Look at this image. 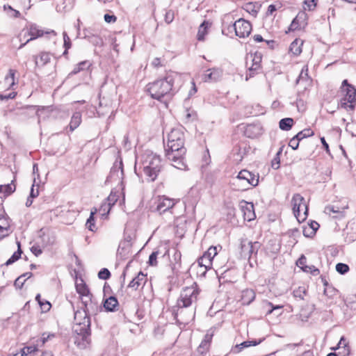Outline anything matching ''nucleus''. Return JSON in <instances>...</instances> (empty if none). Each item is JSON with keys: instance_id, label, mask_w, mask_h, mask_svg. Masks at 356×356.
<instances>
[{"instance_id": "1", "label": "nucleus", "mask_w": 356, "mask_h": 356, "mask_svg": "<svg viewBox=\"0 0 356 356\" xmlns=\"http://www.w3.org/2000/svg\"><path fill=\"white\" fill-rule=\"evenodd\" d=\"M165 156L172 165L179 170H186L184 161L186 149L184 147V135L180 128L172 129L166 137Z\"/></svg>"}, {"instance_id": "2", "label": "nucleus", "mask_w": 356, "mask_h": 356, "mask_svg": "<svg viewBox=\"0 0 356 356\" xmlns=\"http://www.w3.org/2000/svg\"><path fill=\"white\" fill-rule=\"evenodd\" d=\"M180 75L175 72H169L157 80L147 85V91L151 97L161 101L164 97L172 96L177 90L176 83L180 80Z\"/></svg>"}, {"instance_id": "3", "label": "nucleus", "mask_w": 356, "mask_h": 356, "mask_svg": "<svg viewBox=\"0 0 356 356\" xmlns=\"http://www.w3.org/2000/svg\"><path fill=\"white\" fill-rule=\"evenodd\" d=\"M141 165L147 179L151 181H154L161 168L160 156L147 151L142 156Z\"/></svg>"}, {"instance_id": "4", "label": "nucleus", "mask_w": 356, "mask_h": 356, "mask_svg": "<svg viewBox=\"0 0 356 356\" xmlns=\"http://www.w3.org/2000/svg\"><path fill=\"white\" fill-rule=\"evenodd\" d=\"M177 202V200L175 199L170 198L165 195H159L152 199L150 210L161 215L170 211Z\"/></svg>"}, {"instance_id": "5", "label": "nucleus", "mask_w": 356, "mask_h": 356, "mask_svg": "<svg viewBox=\"0 0 356 356\" xmlns=\"http://www.w3.org/2000/svg\"><path fill=\"white\" fill-rule=\"evenodd\" d=\"M261 60L262 54L261 52L255 51L254 53H250L247 55L245 61L246 67L248 68L246 80L259 73L261 68Z\"/></svg>"}, {"instance_id": "6", "label": "nucleus", "mask_w": 356, "mask_h": 356, "mask_svg": "<svg viewBox=\"0 0 356 356\" xmlns=\"http://www.w3.org/2000/svg\"><path fill=\"white\" fill-rule=\"evenodd\" d=\"M291 204L293 212L298 222L304 221L308 214V208L305 198L300 194L296 193L292 197Z\"/></svg>"}, {"instance_id": "7", "label": "nucleus", "mask_w": 356, "mask_h": 356, "mask_svg": "<svg viewBox=\"0 0 356 356\" xmlns=\"http://www.w3.org/2000/svg\"><path fill=\"white\" fill-rule=\"evenodd\" d=\"M90 327L74 326V342L79 349L86 348L90 342Z\"/></svg>"}, {"instance_id": "8", "label": "nucleus", "mask_w": 356, "mask_h": 356, "mask_svg": "<svg viewBox=\"0 0 356 356\" xmlns=\"http://www.w3.org/2000/svg\"><path fill=\"white\" fill-rule=\"evenodd\" d=\"M198 291L193 286L183 289L177 300V306L179 308L188 307L195 302L197 298Z\"/></svg>"}, {"instance_id": "9", "label": "nucleus", "mask_w": 356, "mask_h": 356, "mask_svg": "<svg viewBox=\"0 0 356 356\" xmlns=\"http://www.w3.org/2000/svg\"><path fill=\"white\" fill-rule=\"evenodd\" d=\"M22 33H24V38L26 36H30V38L29 39H27L24 43L20 45L19 48L23 47L29 41L35 40L39 37H41L44 34H51L54 36L56 35V33L54 30H51L50 31L44 32L43 30L39 29V26L35 24H31L27 26L26 28H24L22 30V31L20 34V36L22 35Z\"/></svg>"}, {"instance_id": "10", "label": "nucleus", "mask_w": 356, "mask_h": 356, "mask_svg": "<svg viewBox=\"0 0 356 356\" xmlns=\"http://www.w3.org/2000/svg\"><path fill=\"white\" fill-rule=\"evenodd\" d=\"M124 177L122 161H115L110 170V173L106 179V184L119 182L122 184Z\"/></svg>"}, {"instance_id": "11", "label": "nucleus", "mask_w": 356, "mask_h": 356, "mask_svg": "<svg viewBox=\"0 0 356 356\" xmlns=\"http://www.w3.org/2000/svg\"><path fill=\"white\" fill-rule=\"evenodd\" d=\"M235 181L244 182V187L256 186L259 183V177L248 170H242L238 172Z\"/></svg>"}, {"instance_id": "12", "label": "nucleus", "mask_w": 356, "mask_h": 356, "mask_svg": "<svg viewBox=\"0 0 356 356\" xmlns=\"http://www.w3.org/2000/svg\"><path fill=\"white\" fill-rule=\"evenodd\" d=\"M235 28L234 33L239 38H244L249 36L252 31L251 24L243 18H240L234 22Z\"/></svg>"}, {"instance_id": "13", "label": "nucleus", "mask_w": 356, "mask_h": 356, "mask_svg": "<svg viewBox=\"0 0 356 356\" xmlns=\"http://www.w3.org/2000/svg\"><path fill=\"white\" fill-rule=\"evenodd\" d=\"M341 88L345 92V99L350 103L348 108L350 110L355 108L354 104L356 102V88L352 84H350L347 79L342 81Z\"/></svg>"}, {"instance_id": "14", "label": "nucleus", "mask_w": 356, "mask_h": 356, "mask_svg": "<svg viewBox=\"0 0 356 356\" xmlns=\"http://www.w3.org/2000/svg\"><path fill=\"white\" fill-rule=\"evenodd\" d=\"M74 318L75 322L74 326L86 328L90 327V315L83 309V308L74 312Z\"/></svg>"}, {"instance_id": "15", "label": "nucleus", "mask_w": 356, "mask_h": 356, "mask_svg": "<svg viewBox=\"0 0 356 356\" xmlns=\"http://www.w3.org/2000/svg\"><path fill=\"white\" fill-rule=\"evenodd\" d=\"M234 15L231 13L225 14L222 18V33L223 35H229L234 31Z\"/></svg>"}, {"instance_id": "16", "label": "nucleus", "mask_w": 356, "mask_h": 356, "mask_svg": "<svg viewBox=\"0 0 356 356\" xmlns=\"http://www.w3.org/2000/svg\"><path fill=\"white\" fill-rule=\"evenodd\" d=\"M307 16L305 12H299L296 17L292 20L289 27V31H294L304 29L307 24Z\"/></svg>"}, {"instance_id": "17", "label": "nucleus", "mask_w": 356, "mask_h": 356, "mask_svg": "<svg viewBox=\"0 0 356 356\" xmlns=\"http://www.w3.org/2000/svg\"><path fill=\"white\" fill-rule=\"evenodd\" d=\"M222 74V72L219 68L208 69L202 75V80L204 82H215L220 79Z\"/></svg>"}, {"instance_id": "18", "label": "nucleus", "mask_w": 356, "mask_h": 356, "mask_svg": "<svg viewBox=\"0 0 356 356\" xmlns=\"http://www.w3.org/2000/svg\"><path fill=\"white\" fill-rule=\"evenodd\" d=\"M347 208L348 206L340 209L335 205H328L325 207L324 212L333 218L341 219L345 216V209Z\"/></svg>"}, {"instance_id": "19", "label": "nucleus", "mask_w": 356, "mask_h": 356, "mask_svg": "<svg viewBox=\"0 0 356 356\" xmlns=\"http://www.w3.org/2000/svg\"><path fill=\"white\" fill-rule=\"evenodd\" d=\"M146 282L147 275L140 271L129 282L128 287L136 291L139 289V287L143 288Z\"/></svg>"}, {"instance_id": "20", "label": "nucleus", "mask_w": 356, "mask_h": 356, "mask_svg": "<svg viewBox=\"0 0 356 356\" xmlns=\"http://www.w3.org/2000/svg\"><path fill=\"white\" fill-rule=\"evenodd\" d=\"M264 340V338H261L259 339H253V340L243 341V342H242L239 344H236L235 346H234L232 348V352L233 353H238L243 349H244L245 348H248L250 346H255L260 344Z\"/></svg>"}, {"instance_id": "21", "label": "nucleus", "mask_w": 356, "mask_h": 356, "mask_svg": "<svg viewBox=\"0 0 356 356\" xmlns=\"http://www.w3.org/2000/svg\"><path fill=\"white\" fill-rule=\"evenodd\" d=\"M261 127L259 124L247 125L245 134L247 137L254 138L261 134Z\"/></svg>"}, {"instance_id": "22", "label": "nucleus", "mask_w": 356, "mask_h": 356, "mask_svg": "<svg viewBox=\"0 0 356 356\" xmlns=\"http://www.w3.org/2000/svg\"><path fill=\"white\" fill-rule=\"evenodd\" d=\"M255 296V292L252 289H246L242 291L241 298L242 305H250L254 300Z\"/></svg>"}, {"instance_id": "23", "label": "nucleus", "mask_w": 356, "mask_h": 356, "mask_svg": "<svg viewBox=\"0 0 356 356\" xmlns=\"http://www.w3.org/2000/svg\"><path fill=\"white\" fill-rule=\"evenodd\" d=\"M131 245L130 240L121 241L118 249V254L123 257H127L131 252Z\"/></svg>"}, {"instance_id": "24", "label": "nucleus", "mask_w": 356, "mask_h": 356, "mask_svg": "<svg viewBox=\"0 0 356 356\" xmlns=\"http://www.w3.org/2000/svg\"><path fill=\"white\" fill-rule=\"evenodd\" d=\"M118 305L119 303L117 298L115 296H110L104 301V307L106 311L114 312L117 309Z\"/></svg>"}, {"instance_id": "25", "label": "nucleus", "mask_w": 356, "mask_h": 356, "mask_svg": "<svg viewBox=\"0 0 356 356\" xmlns=\"http://www.w3.org/2000/svg\"><path fill=\"white\" fill-rule=\"evenodd\" d=\"M51 60V56L47 52H42L35 58V65L38 67H43L47 64Z\"/></svg>"}, {"instance_id": "26", "label": "nucleus", "mask_w": 356, "mask_h": 356, "mask_svg": "<svg viewBox=\"0 0 356 356\" xmlns=\"http://www.w3.org/2000/svg\"><path fill=\"white\" fill-rule=\"evenodd\" d=\"M242 210L243 211L245 219L250 221L254 218L255 213L254 212V205L252 203L245 202V205L242 206Z\"/></svg>"}, {"instance_id": "27", "label": "nucleus", "mask_w": 356, "mask_h": 356, "mask_svg": "<svg viewBox=\"0 0 356 356\" xmlns=\"http://www.w3.org/2000/svg\"><path fill=\"white\" fill-rule=\"evenodd\" d=\"M118 200V195L116 193L111 191L109 196L107 198V202H105L101 206V209H103L104 211H105L106 209H108V212L109 211L111 206L114 205L115 203Z\"/></svg>"}, {"instance_id": "28", "label": "nucleus", "mask_w": 356, "mask_h": 356, "mask_svg": "<svg viewBox=\"0 0 356 356\" xmlns=\"http://www.w3.org/2000/svg\"><path fill=\"white\" fill-rule=\"evenodd\" d=\"M303 44V41L300 39H296L293 41L289 47V51L295 56H298L302 52V46Z\"/></svg>"}, {"instance_id": "29", "label": "nucleus", "mask_w": 356, "mask_h": 356, "mask_svg": "<svg viewBox=\"0 0 356 356\" xmlns=\"http://www.w3.org/2000/svg\"><path fill=\"white\" fill-rule=\"evenodd\" d=\"M197 263L201 268H204V271L201 273L202 275L204 276L208 269H210L212 265V261L207 259L206 256L202 255L198 259Z\"/></svg>"}, {"instance_id": "30", "label": "nucleus", "mask_w": 356, "mask_h": 356, "mask_svg": "<svg viewBox=\"0 0 356 356\" xmlns=\"http://www.w3.org/2000/svg\"><path fill=\"white\" fill-rule=\"evenodd\" d=\"M73 6V1H58L56 6V9L58 13H66L70 11Z\"/></svg>"}, {"instance_id": "31", "label": "nucleus", "mask_w": 356, "mask_h": 356, "mask_svg": "<svg viewBox=\"0 0 356 356\" xmlns=\"http://www.w3.org/2000/svg\"><path fill=\"white\" fill-rule=\"evenodd\" d=\"M81 122V114L80 112H75L71 118V121L70 123V129L71 131H73L75 129H76Z\"/></svg>"}, {"instance_id": "32", "label": "nucleus", "mask_w": 356, "mask_h": 356, "mask_svg": "<svg viewBox=\"0 0 356 356\" xmlns=\"http://www.w3.org/2000/svg\"><path fill=\"white\" fill-rule=\"evenodd\" d=\"M75 286L76 292L79 294L80 296L88 294L90 293V290L88 286L82 279H80L79 282L76 280Z\"/></svg>"}, {"instance_id": "33", "label": "nucleus", "mask_w": 356, "mask_h": 356, "mask_svg": "<svg viewBox=\"0 0 356 356\" xmlns=\"http://www.w3.org/2000/svg\"><path fill=\"white\" fill-rule=\"evenodd\" d=\"M209 22L204 21L199 26L197 39L199 41H203L205 38V35L207 34V29L209 27Z\"/></svg>"}, {"instance_id": "34", "label": "nucleus", "mask_w": 356, "mask_h": 356, "mask_svg": "<svg viewBox=\"0 0 356 356\" xmlns=\"http://www.w3.org/2000/svg\"><path fill=\"white\" fill-rule=\"evenodd\" d=\"M17 250L16 252H15L13 254V255L6 261V262L5 263L6 266H9V265L13 264L14 262L17 261L21 257L22 254V250L21 249L20 242L17 241Z\"/></svg>"}, {"instance_id": "35", "label": "nucleus", "mask_w": 356, "mask_h": 356, "mask_svg": "<svg viewBox=\"0 0 356 356\" xmlns=\"http://www.w3.org/2000/svg\"><path fill=\"white\" fill-rule=\"evenodd\" d=\"M241 254L244 258H250V241L247 238L241 240Z\"/></svg>"}, {"instance_id": "36", "label": "nucleus", "mask_w": 356, "mask_h": 356, "mask_svg": "<svg viewBox=\"0 0 356 356\" xmlns=\"http://www.w3.org/2000/svg\"><path fill=\"white\" fill-rule=\"evenodd\" d=\"M13 182L14 180L11 181V184L1 185L0 194H3L5 197L12 194L15 191V186L13 185Z\"/></svg>"}, {"instance_id": "37", "label": "nucleus", "mask_w": 356, "mask_h": 356, "mask_svg": "<svg viewBox=\"0 0 356 356\" xmlns=\"http://www.w3.org/2000/svg\"><path fill=\"white\" fill-rule=\"evenodd\" d=\"M83 309L90 314H95L98 311V302L94 298L89 301V302L86 303V306L83 308Z\"/></svg>"}, {"instance_id": "38", "label": "nucleus", "mask_w": 356, "mask_h": 356, "mask_svg": "<svg viewBox=\"0 0 356 356\" xmlns=\"http://www.w3.org/2000/svg\"><path fill=\"white\" fill-rule=\"evenodd\" d=\"M293 124V120L291 118L282 119L279 122L280 129L283 131H289Z\"/></svg>"}, {"instance_id": "39", "label": "nucleus", "mask_w": 356, "mask_h": 356, "mask_svg": "<svg viewBox=\"0 0 356 356\" xmlns=\"http://www.w3.org/2000/svg\"><path fill=\"white\" fill-rule=\"evenodd\" d=\"M91 65L90 63L88 60L81 61L78 63L72 71L71 74H76L82 70L88 69Z\"/></svg>"}, {"instance_id": "40", "label": "nucleus", "mask_w": 356, "mask_h": 356, "mask_svg": "<svg viewBox=\"0 0 356 356\" xmlns=\"http://www.w3.org/2000/svg\"><path fill=\"white\" fill-rule=\"evenodd\" d=\"M256 4H257V1H255V3L253 1H248L243 6V8L252 15H256L259 8Z\"/></svg>"}, {"instance_id": "41", "label": "nucleus", "mask_w": 356, "mask_h": 356, "mask_svg": "<svg viewBox=\"0 0 356 356\" xmlns=\"http://www.w3.org/2000/svg\"><path fill=\"white\" fill-rule=\"evenodd\" d=\"M3 10L10 17H18L20 16L19 11L9 5H4Z\"/></svg>"}, {"instance_id": "42", "label": "nucleus", "mask_w": 356, "mask_h": 356, "mask_svg": "<svg viewBox=\"0 0 356 356\" xmlns=\"http://www.w3.org/2000/svg\"><path fill=\"white\" fill-rule=\"evenodd\" d=\"M96 211H97L96 209H95V211H91L90 217L87 220V222L86 224L87 228L90 231H92V232H95L96 229V226L95 224V218H94V215L95 214Z\"/></svg>"}, {"instance_id": "43", "label": "nucleus", "mask_w": 356, "mask_h": 356, "mask_svg": "<svg viewBox=\"0 0 356 356\" xmlns=\"http://www.w3.org/2000/svg\"><path fill=\"white\" fill-rule=\"evenodd\" d=\"M314 134V133L311 129H305L298 132L295 136L300 141L302 139L312 136Z\"/></svg>"}, {"instance_id": "44", "label": "nucleus", "mask_w": 356, "mask_h": 356, "mask_svg": "<svg viewBox=\"0 0 356 356\" xmlns=\"http://www.w3.org/2000/svg\"><path fill=\"white\" fill-rule=\"evenodd\" d=\"M261 245V243L258 241L252 242L250 241V258L253 254L256 255L257 254Z\"/></svg>"}, {"instance_id": "45", "label": "nucleus", "mask_w": 356, "mask_h": 356, "mask_svg": "<svg viewBox=\"0 0 356 356\" xmlns=\"http://www.w3.org/2000/svg\"><path fill=\"white\" fill-rule=\"evenodd\" d=\"M307 291L304 286H300L295 289L293 292V296L296 298H300V300H304V297Z\"/></svg>"}, {"instance_id": "46", "label": "nucleus", "mask_w": 356, "mask_h": 356, "mask_svg": "<svg viewBox=\"0 0 356 356\" xmlns=\"http://www.w3.org/2000/svg\"><path fill=\"white\" fill-rule=\"evenodd\" d=\"M265 305L266 307H268V311L266 313L267 315L272 314L274 310L282 309L283 308V305H274L272 302L268 301H266Z\"/></svg>"}, {"instance_id": "47", "label": "nucleus", "mask_w": 356, "mask_h": 356, "mask_svg": "<svg viewBox=\"0 0 356 356\" xmlns=\"http://www.w3.org/2000/svg\"><path fill=\"white\" fill-rule=\"evenodd\" d=\"M349 266L343 263H338L336 265V270L341 275H344L349 270Z\"/></svg>"}, {"instance_id": "48", "label": "nucleus", "mask_w": 356, "mask_h": 356, "mask_svg": "<svg viewBox=\"0 0 356 356\" xmlns=\"http://www.w3.org/2000/svg\"><path fill=\"white\" fill-rule=\"evenodd\" d=\"M217 254V250L216 247H210L206 252L204 253V256H206L207 259H209L212 261L213 259Z\"/></svg>"}, {"instance_id": "49", "label": "nucleus", "mask_w": 356, "mask_h": 356, "mask_svg": "<svg viewBox=\"0 0 356 356\" xmlns=\"http://www.w3.org/2000/svg\"><path fill=\"white\" fill-rule=\"evenodd\" d=\"M251 109L252 111H249V113L253 115H259L265 113V109L259 104H256L254 106H252Z\"/></svg>"}, {"instance_id": "50", "label": "nucleus", "mask_w": 356, "mask_h": 356, "mask_svg": "<svg viewBox=\"0 0 356 356\" xmlns=\"http://www.w3.org/2000/svg\"><path fill=\"white\" fill-rule=\"evenodd\" d=\"M88 40L92 44L95 46H102L103 44L102 39L96 35H92L91 36H88Z\"/></svg>"}, {"instance_id": "51", "label": "nucleus", "mask_w": 356, "mask_h": 356, "mask_svg": "<svg viewBox=\"0 0 356 356\" xmlns=\"http://www.w3.org/2000/svg\"><path fill=\"white\" fill-rule=\"evenodd\" d=\"M111 277L110 271L106 268H102L98 273V277L101 280H108Z\"/></svg>"}, {"instance_id": "52", "label": "nucleus", "mask_w": 356, "mask_h": 356, "mask_svg": "<svg viewBox=\"0 0 356 356\" xmlns=\"http://www.w3.org/2000/svg\"><path fill=\"white\" fill-rule=\"evenodd\" d=\"M159 254V251H154L149 257L148 264L151 266H156L157 265V256Z\"/></svg>"}, {"instance_id": "53", "label": "nucleus", "mask_w": 356, "mask_h": 356, "mask_svg": "<svg viewBox=\"0 0 356 356\" xmlns=\"http://www.w3.org/2000/svg\"><path fill=\"white\" fill-rule=\"evenodd\" d=\"M15 71L13 70H10L8 74L5 77V81L8 83L10 86L15 84Z\"/></svg>"}, {"instance_id": "54", "label": "nucleus", "mask_w": 356, "mask_h": 356, "mask_svg": "<svg viewBox=\"0 0 356 356\" xmlns=\"http://www.w3.org/2000/svg\"><path fill=\"white\" fill-rule=\"evenodd\" d=\"M304 6L303 9L305 10H314L317 6L316 1H303Z\"/></svg>"}, {"instance_id": "55", "label": "nucleus", "mask_w": 356, "mask_h": 356, "mask_svg": "<svg viewBox=\"0 0 356 356\" xmlns=\"http://www.w3.org/2000/svg\"><path fill=\"white\" fill-rule=\"evenodd\" d=\"M175 18V13L172 10H167L165 13V22L167 24H170Z\"/></svg>"}, {"instance_id": "56", "label": "nucleus", "mask_w": 356, "mask_h": 356, "mask_svg": "<svg viewBox=\"0 0 356 356\" xmlns=\"http://www.w3.org/2000/svg\"><path fill=\"white\" fill-rule=\"evenodd\" d=\"M39 305H40L42 312H47L49 311L51 309V303L49 301L45 300H44L42 302H40Z\"/></svg>"}, {"instance_id": "57", "label": "nucleus", "mask_w": 356, "mask_h": 356, "mask_svg": "<svg viewBox=\"0 0 356 356\" xmlns=\"http://www.w3.org/2000/svg\"><path fill=\"white\" fill-rule=\"evenodd\" d=\"M271 167L277 170L280 167V156L275 154L274 158L271 161Z\"/></svg>"}, {"instance_id": "58", "label": "nucleus", "mask_w": 356, "mask_h": 356, "mask_svg": "<svg viewBox=\"0 0 356 356\" xmlns=\"http://www.w3.org/2000/svg\"><path fill=\"white\" fill-rule=\"evenodd\" d=\"M305 272H309L313 275H318L320 273V270L314 266H307L304 268Z\"/></svg>"}, {"instance_id": "59", "label": "nucleus", "mask_w": 356, "mask_h": 356, "mask_svg": "<svg viewBox=\"0 0 356 356\" xmlns=\"http://www.w3.org/2000/svg\"><path fill=\"white\" fill-rule=\"evenodd\" d=\"M26 280V279L23 278V276L20 275L15 280L14 282V286L17 289H22L25 283Z\"/></svg>"}, {"instance_id": "60", "label": "nucleus", "mask_w": 356, "mask_h": 356, "mask_svg": "<svg viewBox=\"0 0 356 356\" xmlns=\"http://www.w3.org/2000/svg\"><path fill=\"white\" fill-rule=\"evenodd\" d=\"M81 297V303L83 306V308L86 306V303L89 302L90 300L93 299L92 295L90 292L88 294L83 295Z\"/></svg>"}, {"instance_id": "61", "label": "nucleus", "mask_w": 356, "mask_h": 356, "mask_svg": "<svg viewBox=\"0 0 356 356\" xmlns=\"http://www.w3.org/2000/svg\"><path fill=\"white\" fill-rule=\"evenodd\" d=\"M324 285L326 286V288L324 290V294L327 296H333L335 292V289L332 288L331 286H329V285L326 281H325Z\"/></svg>"}, {"instance_id": "62", "label": "nucleus", "mask_w": 356, "mask_h": 356, "mask_svg": "<svg viewBox=\"0 0 356 356\" xmlns=\"http://www.w3.org/2000/svg\"><path fill=\"white\" fill-rule=\"evenodd\" d=\"M307 258L305 255H301V257L298 259L296 262V265L301 268L303 270L305 266H307L306 265Z\"/></svg>"}, {"instance_id": "63", "label": "nucleus", "mask_w": 356, "mask_h": 356, "mask_svg": "<svg viewBox=\"0 0 356 356\" xmlns=\"http://www.w3.org/2000/svg\"><path fill=\"white\" fill-rule=\"evenodd\" d=\"M299 143L300 140L298 138H296V136H294L290 140L289 146L291 147L293 149H297L299 146Z\"/></svg>"}, {"instance_id": "64", "label": "nucleus", "mask_w": 356, "mask_h": 356, "mask_svg": "<svg viewBox=\"0 0 356 356\" xmlns=\"http://www.w3.org/2000/svg\"><path fill=\"white\" fill-rule=\"evenodd\" d=\"M24 351V355H28L32 353L35 352L38 349L35 346H26L21 349Z\"/></svg>"}]
</instances>
